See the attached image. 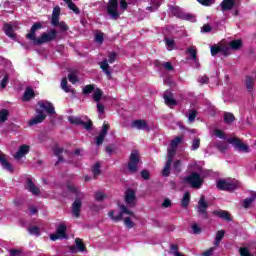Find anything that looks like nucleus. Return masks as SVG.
<instances>
[{"label": "nucleus", "instance_id": "nucleus-43", "mask_svg": "<svg viewBox=\"0 0 256 256\" xmlns=\"http://www.w3.org/2000/svg\"><path fill=\"white\" fill-rule=\"evenodd\" d=\"M75 243L78 251H80V253H85V244L83 243V240L81 238H77Z\"/></svg>", "mask_w": 256, "mask_h": 256}, {"label": "nucleus", "instance_id": "nucleus-16", "mask_svg": "<svg viewBox=\"0 0 256 256\" xmlns=\"http://www.w3.org/2000/svg\"><path fill=\"white\" fill-rule=\"evenodd\" d=\"M30 149L31 148L27 144L21 145L18 151L14 154V159H16V161L23 159V157L29 153Z\"/></svg>", "mask_w": 256, "mask_h": 256}, {"label": "nucleus", "instance_id": "nucleus-59", "mask_svg": "<svg viewBox=\"0 0 256 256\" xmlns=\"http://www.w3.org/2000/svg\"><path fill=\"white\" fill-rule=\"evenodd\" d=\"M95 42L99 43V45H101V43H103V32L95 33Z\"/></svg>", "mask_w": 256, "mask_h": 256}, {"label": "nucleus", "instance_id": "nucleus-46", "mask_svg": "<svg viewBox=\"0 0 256 256\" xmlns=\"http://www.w3.org/2000/svg\"><path fill=\"white\" fill-rule=\"evenodd\" d=\"M28 232L30 235H35V237H39L41 235V230L37 226H31L28 228Z\"/></svg>", "mask_w": 256, "mask_h": 256}, {"label": "nucleus", "instance_id": "nucleus-36", "mask_svg": "<svg viewBox=\"0 0 256 256\" xmlns=\"http://www.w3.org/2000/svg\"><path fill=\"white\" fill-rule=\"evenodd\" d=\"M253 87H255V78L253 76H247L246 89H248V91H253Z\"/></svg>", "mask_w": 256, "mask_h": 256}, {"label": "nucleus", "instance_id": "nucleus-49", "mask_svg": "<svg viewBox=\"0 0 256 256\" xmlns=\"http://www.w3.org/2000/svg\"><path fill=\"white\" fill-rule=\"evenodd\" d=\"M216 147L219 151L225 152L229 149V144H227V142H218Z\"/></svg>", "mask_w": 256, "mask_h": 256}, {"label": "nucleus", "instance_id": "nucleus-3", "mask_svg": "<svg viewBox=\"0 0 256 256\" xmlns=\"http://www.w3.org/2000/svg\"><path fill=\"white\" fill-rule=\"evenodd\" d=\"M203 177H205V171L200 170V175L193 172L190 176L184 178L185 183H188L193 189H201L203 185Z\"/></svg>", "mask_w": 256, "mask_h": 256}, {"label": "nucleus", "instance_id": "nucleus-30", "mask_svg": "<svg viewBox=\"0 0 256 256\" xmlns=\"http://www.w3.org/2000/svg\"><path fill=\"white\" fill-rule=\"evenodd\" d=\"M34 98H35V91L31 87H27L22 97V101H31V99H34Z\"/></svg>", "mask_w": 256, "mask_h": 256}, {"label": "nucleus", "instance_id": "nucleus-61", "mask_svg": "<svg viewBox=\"0 0 256 256\" xmlns=\"http://www.w3.org/2000/svg\"><path fill=\"white\" fill-rule=\"evenodd\" d=\"M198 83H200V85H205V83H209V77L199 76L198 77Z\"/></svg>", "mask_w": 256, "mask_h": 256}, {"label": "nucleus", "instance_id": "nucleus-45", "mask_svg": "<svg viewBox=\"0 0 256 256\" xmlns=\"http://www.w3.org/2000/svg\"><path fill=\"white\" fill-rule=\"evenodd\" d=\"M9 117V110L2 109L0 110V123H5Z\"/></svg>", "mask_w": 256, "mask_h": 256}, {"label": "nucleus", "instance_id": "nucleus-51", "mask_svg": "<svg viewBox=\"0 0 256 256\" xmlns=\"http://www.w3.org/2000/svg\"><path fill=\"white\" fill-rule=\"evenodd\" d=\"M241 45H243L241 40H233L230 42V47H231V49H234V50L239 49L241 47Z\"/></svg>", "mask_w": 256, "mask_h": 256}, {"label": "nucleus", "instance_id": "nucleus-44", "mask_svg": "<svg viewBox=\"0 0 256 256\" xmlns=\"http://www.w3.org/2000/svg\"><path fill=\"white\" fill-rule=\"evenodd\" d=\"M164 41L166 43L168 51H173L175 49V40L171 38H165Z\"/></svg>", "mask_w": 256, "mask_h": 256}, {"label": "nucleus", "instance_id": "nucleus-11", "mask_svg": "<svg viewBox=\"0 0 256 256\" xmlns=\"http://www.w3.org/2000/svg\"><path fill=\"white\" fill-rule=\"evenodd\" d=\"M207 207L208 204L207 202L205 201V196H201L199 201H198V205L196 207L197 209V212L203 216L204 219H207Z\"/></svg>", "mask_w": 256, "mask_h": 256}, {"label": "nucleus", "instance_id": "nucleus-54", "mask_svg": "<svg viewBox=\"0 0 256 256\" xmlns=\"http://www.w3.org/2000/svg\"><path fill=\"white\" fill-rule=\"evenodd\" d=\"M224 121H225V123H233V121H235V116H233V114H231V113H225Z\"/></svg>", "mask_w": 256, "mask_h": 256}, {"label": "nucleus", "instance_id": "nucleus-37", "mask_svg": "<svg viewBox=\"0 0 256 256\" xmlns=\"http://www.w3.org/2000/svg\"><path fill=\"white\" fill-rule=\"evenodd\" d=\"M67 155V151H63V148H55L54 149V154L56 155V157H58V161L56 162V165L58 163H61L63 161V157H61V155Z\"/></svg>", "mask_w": 256, "mask_h": 256}, {"label": "nucleus", "instance_id": "nucleus-12", "mask_svg": "<svg viewBox=\"0 0 256 256\" xmlns=\"http://www.w3.org/2000/svg\"><path fill=\"white\" fill-rule=\"evenodd\" d=\"M0 165L5 171L13 173V165L9 163V156L0 152Z\"/></svg>", "mask_w": 256, "mask_h": 256}, {"label": "nucleus", "instance_id": "nucleus-23", "mask_svg": "<svg viewBox=\"0 0 256 256\" xmlns=\"http://www.w3.org/2000/svg\"><path fill=\"white\" fill-rule=\"evenodd\" d=\"M187 53H189L192 61H194L195 63L194 67H196V69H199V60L197 59V48H195L194 46L189 47L187 49Z\"/></svg>", "mask_w": 256, "mask_h": 256}, {"label": "nucleus", "instance_id": "nucleus-5", "mask_svg": "<svg viewBox=\"0 0 256 256\" xmlns=\"http://www.w3.org/2000/svg\"><path fill=\"white\" fill-rule=\"evenodd\" d=\"M69 123L72 125H82L86 131H91V127H93V122L91 120H88L87 117H77V116H70L68 118Z\"/></svg>", "mask_w": 256, "mask_h": 256}, {"label": "nucleus", "instance_id": "nucleus-40", "mask_svg": "<svg viewBox=\"0 0 256 256\" xmlns=\"http://www.w3.org/2000/svg\"><path fill=\"white\" fill-rule=\"evenodd\" d=\"M65 3L68 5V8L73 11V13H75L76 15H79L80 11L79 8L77 7V5H75V3H73V1L71 0H64Z\"/></svg>", "mask_w": 256, "mask_h": 256}, {"label": "nucleus", "instance_id": "nucleus-2", "mask_svg": "<svg viewBox=\"0 0 256 256\" xmlns=\"http://www.w3.org/2000/svg\"><path fill=\"white\" fill-rule=\"evenodd\" d=\"M125 11H127V0H109L107 13L111 19H119Z\"/></svg>", "mask_w": 256, "mask_h": 256}, {"label": "nucleus", "instance_id": "nucleus-56", "mask_svg": "<svg viewBox=\"0 0 256 256\" xmlns=\"http://www.w3.org/2000/svg\"><path fill=\"white\" fill-rule=\"evenodd\" d=\"M94 177H98V175L101 174V165L99 163H96L92 169Z\"/></svg>", "mask_w": 256, "mask_h": 256}, {"label": "nucleus", "instance_id": "nucleus-48", "mask_svg": "<svg viewBox=\"0 0 256 256\" xmlns=\"http://www.w3.org/2000/svg\"><path fill=\"white\" fill-rule=\"evenodd\" d=\"M61 89L65 91V93H71L73 91L71 87L67 86V78L61 80Z\"/></svg>", "mask_w": 256, "mask_h": 256}, {"label": "nucleus", "instance_id": "nucleus-14", "mask_svg": "<svg viewBox=\"0 0 256 256\" xmlns=\"http://www.w3.org/2000/svg\"><path fill=\"white\" fill-rule=\"evenodd\" d=\"M36 117L32 118L29 122L28 125L29 127H33V125H38V123H43V121H45V118L47 116H45V114L43 113V111L37 109L36 110Z\"/></svg>", "mask_w": 256, "mask_h": 256}, {"label": "nucleus", "instance_id": "nucleus-26", "mask_svg": "<svg viewBox=\"0 0 256 256\" xmlns=\"http://www.w3.org/2000/svg\"><path fill=\"white\" fill-rule=\"evenodd\" d=\"M81 213V199L77 198L72 204V214L74 217H79Z\"/></svg>", "mask_w": 256, "mask_h": 256}, {"label": "nucleus", "instance_id": "nucleus-10", "mask_svg": "<svg viewBox=\"0 0 256 256\" xmlns=\"http://www.w3.org/2000/svg\"><path fill=\"white\" fill-rule=\"evenodd\" d=\"M51 241H57V239H67V226L60 224L56 228V233L50 235Z\"/></svg>", "mask_w": 256, "mask_h": 256}, {"label": "nucleus", "instance_id": "nucleus-21", "mask_svg": "<svg viewBox=\"0 0 256 256\" xmlns=\"http://www.w3.org/2000/svg\"><path fill=\"white\" fill-rule=\"evenodd\" d=\"M180 143H183V136H178L171 141L170 147L168 148V157H169L170 151L173 152V157H175V151H176L178 145H180Z\"/></svg>", "mask_w": 256, "mask_h": 256}, {"label": "nucleus", "instance_id": "nucleus-33", "mask_svg": "<svg viewBox=\"0 0 256 256\" xmlns=\"http://www.w3.org/2000/svg\"><path fill=\"white\" fill-rule=\"evenodd\" d=\"M190 202H191V194L189 192H185L181 200L182 207L184 209H187V207H189Z\"/></svg>", "mask_w": 256, "mask_h": 256}, {"label": "nucleus", "instance_id": "nucleus-31", "mask_svg": "<svg viewBox=\"0 0 256 256\" xmlns=\"http://www.w3.org/2000/svg\"><path fill=\"white\" fill-rule=\"evenodd\" d=\"M26 189H28V191L30 193H32L33 195H39V193H40L39 188L37 186H35V184L33 183L32 180L27 181Z\"/></svg>", "mask_w": 256, "mask_h": 256}, {"label": "nucleus", "instance_id": "nucleus-32", "mask_svg": "<svg viewBox=\"0 0 256 256\" xmlns=\"http://www.w3.org/2000/svg\"><path fill=\"white\" fill-rule=\"evenodd\" d=\"M100 67L105 75H107V78L111 79V70H109V63L107 62V59L100 63Z\"/></svg>", "mask_w": 256, "mask_h": 256}, {"label": "nucleus", "instance_id": "nucleus-24", "mask_svg": "<svg viewBox=\"0 0 256 256\" xmlns=\"http://www.w3.org/2000/svg\"><path fill=\"white\" fill-rule=\"evenodd\" d=\"M255 199H256V192L250 191V197L243 200V207L245 209H249V207H251V205H253V203L255 202Z\"/></svg>", "mask_w": 256, "mask_h": 256}, {"label": "nucleus", "instance_id": "nucleus-35", "mask_svg": "<svg viewBox=\"0 0 256 256\" xmlns=\"http://www.w3.org/2000/svg\"><path fill=\"white\" fill-rule=\"evenodd\" d=\"M214 214L220 217L221 219H224V221H231V215L227 211L220 210L214 212Z\"/></svg>", "mask_w": 256, "mask_h": 256}, {"label": "nucleus", "instance_id": "nucleus-19", "mask_svg": "<svg viewBox=\"0 0 256 256\" xmlns=\"http://www.w3.org/2000/svg\"><path fill=\"white\" fill-rule=\"evenodd\" d=\"M108 131H109V124L104 123L100 134L96 138V145H103V141H105V137H107Z\"/></svg>", "mask_w": 256, "mask_h": 256}, {"label": "nucleus", "instance_id": "nucleus-29", "mask_svg": "<svg viewBox=\"0 0 256 256\" xmlns=\"http://www.w3.org/2000/svg\"><path fill=\"white\" fill-rule=\"evenodd\" d=\"M222 11H231L235 7V0H223L220 4Z\"/></svg>", "mask_w": 256, "mask_h": 256}, {"label": "nucleus", "instance_id": "nucleus-55", "mask_svg": "<svg viewBox=\"0 0 256 256\" xmlns=\"http://www.w3.org/2000/svg\"><path fill=\"white\" fill-rule=\"evenodd\" d=\"M97 111L99 113V119H103V113H105V106L101 103H97Z\"/></svg>", "mask_w": 256, "mask_h": 256}, {"label": "nucleus", "instance_id": "nucleus-58", "mask_svg": "<svg viewBox=\"0 0 256 256\" xmlns=\"http://www.w3.org/2000/svg\"><path fill=\"white\" fill-rule=\"evenodd\" d=\"M68 80H69L70 83H72L73 85H75V83H77V81H79V79L77 78V74H75V73H70V74H68Z\"/></svg>", "mask_w": 256, "mask_h": 256}, {"label": "nucleus", "instance_id": "nucleus-50", "mask_svg": "<svg viewBox=\"0 0 256 256\" xmlns=\"http://www.w3.org/2000/svg\"><path fill=\"white\" fill-rule=\"evenodd\" d=\"M124 225L127 229H133L135 227V223H133L130 217L124 218Z\"/></svg>", "mask_w": 256, "mask_h": 256}, {"label": "nucleus", "instance_id": "nucleus-62", "mask_svg": "<svg viewBox=\"0 0 256 256\" xmlns=\"http://www.w3.org/2000/svg\"><path fill=\"white\" fill-rule=\"evenodd\" d=\"M239 252L241 256H251V252L246 247L240 248Z\"/></svg>", "mask_w": 256, "mask_h": 256}, {"label": "nucleus", "instance_id": "nucleus-60", "mask_svg": "<svg viewBox=\"0 0 256 256\" xmlns=\"http://www.w3.org/2000/svg\"><path fill=\"white\" fill-rule=\"evenodd\" d=\"M200 5H204L205 7H209L215 3V0H197Z\"/></svg>", "mask_w": 256, "mask_h": 256}, {"label": "nucleus", "instance_id": "nucleus-17", "mask_svg": "<svg viewBox=\"0 0 256 256\" xmlns=\"http://www.w3.org/2000/svg\"><path fill=\"white\" fill-rule=\"evenodd\" d=\"M15 31H17V23L4 25L5 35H7V37H10V39H15Z\"/></svg>", "mask_w": 256, "mask_h": 256}, {"label": "nucleus", "instance_id": "nucleus-18", "mask_svg": "<svg viewBox=\"0 0 256 256\" xmlns=\"http://www.w3.org/2000/svg\"><path fill=\"white\" fill-rule=\"evenodd\" d=\"M172 163H173V151H170L168 159H167L164 169L162 171L163 177H169V175L171 173V164Z\"/></svg>", "mask_w": 256, "mask_h": 256}, {"label": "nucleus", "instance_id": "nucleus-7", "mask_svg": "<svg viewBox=\"0 0 256 256\" xmlns=\"http://www.w3.org/2000/svg\"><path fill=\"white\" fill-rule=\"evenodd\" d=\"M84 95H89L90 93H93L92 97L96 103H99L101 101V98L103 97V91L99 88H95L94 85H87L83 88Z\"/></svg>", "mask_w": 256, "mask_h": 256}, {"label": "nucleus", "instance_id": "nucleus-4", "mask_svg": "<svg viewBox=\"0 0 256 256\" xmlns=\"http://www.w3.org/2000/svg\"><path fill=\"white\" fill-rule=\"evenodd\" d=\"M241 187L239 180H218L217 188L220 191H237Z\"/></svg>", "mask_w": 256, "mask_h": 256}, {"label": "nucleus", "instance_id": "nucleus-39", "mask_svg": "<svg viewBox=\"0 0 256 256\" xmlns=\"http://www.w3.org/2000/svg\"><path fill=\"white\" fill-rule=\"evenodd\" d=\"M223 237H225V231L220 230L216 233L215 242H214L215 247H219Z\"/></svg>", "mask_w": 256, "mask_h": 256}, {"label": "nucleus", "instance_id": "nucleus-27", "mask_svg": "<svg viewBox=\"0 0 256 256\" xmlns=\"http://www.w3.org/2000/svg\"><path fill=\"white\" fill-rule=\"evenodd\" d=\"M161 7V0H150V5L146 7V11L153 13Z\"/></svg>", "mask_w": 256, "mask_h": 256}, {"label": "nucleus", "instance_id": "nucleus-34", "mask_svg": "<svg viewBox=\"0 0 256 256\" xmlns=\"http://www.w3.org/2000/svg\"><path fill=\"white\" fill-rule=\"evenodd\" d=\"M211 55L212 57H215V55L219 53H225V47L219 46V45H214L210 48Z\"/></svg>", "mask_w": 256, "mask_h": 256}, {"label": "nucleus", "instance_id": "nucleus-47", "mask_svg": "<svg viewBox=\"0 0 256 256\" xmlns=\"http://www.w3.org/2000/svg\"><path fill=\"white\" fill-rule=\"evenodd\" d=\"M68 191H69L70 193H74V194L76 195V197H78L79 199H81V197H83V194L80 193L79 189L76 188V187L73 186V185L68 186Z\"/></svg>", "mask_w": 256, "mask_h": 256}, {"label": "nucleus", "instance_id": "nucleus-1", "mask_svg": "<svg viewBox=\"0 0 256 256\" xmlns=\"http://www.w3.org/2000/svg\"><path fill=\"white\" fill-rule=\"evenodd\" d=\"M39 29H43V23L36 22L32 25L30 29V33L27 34V39L33 41L34 45H43V43H49L51 41H55L57 38V30L51 29L46 33H43L40 37H35V33L39 31Z\"/></svg>", "mask_w": 256, "mask_h": 256}, {"label": "nucleus", "instance_id": "nucleus-9", "mask_svg": "<svg viewBox=\"0 0 256 256\" xmlns=\"http://www.w3.org/2000/svg\"><path fill=\"white\" fill-rule=\"evenodd\" d=\"M228 143H230V145H233L235 150L239 151L240 153H249L251 151L247 144L243 143L237 138H229Z\"/></svg>", "mask_w": 256, "mask_h": 256}, {"label": "nucleus", "instance_id": "nucleus-22", "mask_svg": "<svg viewBox=\"0 0 256 256\" xmlns=\"http://www.w3.org/2000/svg\"><path fill=\"white\" fill-rule=\"evenodd\" d=\"M60 15H61V8L59 6L54 7L52 12V20H51L53 27H57V25H59Z\"/></svg>", "mask_w": 256, "mask_h": 256}, {"label": "nucleus", "instance_id": "nucleus-52", "mask_svg": "<svg viewBox=\"0 0 256 256\" xmlns=\"http://www.w3.org/2000/svg\"><path fill=\"white\" fill-rule=\"evenodd\" d=\"M200 145H201V140L199 138H195L192 141L191 150L197 151V149L200 147Z\"/></svg>", "mask_w": 256, "mask_h": 256}, {"label": "nucleus", "instance_id": "nucleus-57", "mask_svg": "<svg viewBox=\"0 0 256 256\" xmlns=\"http://www.w3.org/2000/svg\"><path fill=\"white\" fill-rule=\"evenodd\" d=\"M10 256H25V254L21 249H12L10 250Z\"/></svg>", "mask_w": 256, "mask_h": 256}, {"label": "nucleus", "instance_id": "nucleus-28", "mask_svg": "<svg viewBox=\"0 0 256 256\" xmlns=\"http://www.w3.org/2000/svg\"><path fill=\"white\" fill-rule=\"evenodd\" d=\"M164 101L168 106L177 105V102L175 101V99H173V93H171V91L169 90H166V92L164 93Z\"/></svg>", "mask_w": 256, "mask_h": 256}, {"label": "nucleus", "instance_id": "nucleus-63", "mask_svg": "<svg viewBox=\"0 0 256 256\" xmlns=\"http://www.w3.org/2000/svg\"><path fill=\"white\" fill-rule=\"evenodd\" d=\"M58 27L59 29H61V31H68L69 27L67 26V24L65 22H59L58 20Z\"/></svg>", "mask_w": 256, "mask_h": 256}, {"label": "nucleus", "instance_id": "nucleus-8", "mask_svg": "<svg viewBox=\"0 0 256 256\" xmlns=\"http://www.w3.org/2000/svg\"><path fill=\"white\" fill-rule=\"evenodd\" d=\"M139 151L133 150L130 155V161L128 163V169L131 173H135L140 163Z\"/></svg>", "mask_w": 256, "mask_h": 256}, {"label": "nucleus", "instance_id": "nucleus-41", "mask_svg": "<svg viewBox=\"0 0 256 256\" xmlns=\"http://www.w3.org/2000/svg\"><path fill=\"white\" fill-rule=\"evenodd\" d=\"M180 19H183L184 21H190L191 23H195L197 21V18H195V15L189 14V13H182V16Z\"/></svg>", "mask_w": 256, "mask_h": 256}, {"label": "nucleus", "instance_id": "nucleus-42", "mask_svg": "<svg viewBox=\"0 0 256 256\" xmlns=\"http://www.w3.org/2000/svg\"><path fill=\"white\" fill-rule=\"evenodd\" d=\"M170 253L174 256H184L181 252H179V246L176 244L170 245Z\"/></svg>", "mask_w": 256, "mask_h": 256}, {"label": "nucleus", "instance_id": "nucleus-13", "mask_svg": "<svg viewBox=\"0 0 256 256\" xmlns=\"http://www.w3.org/2000/svg\"><path fill=\"white\" fill-rule=\"evenodd\" d=\"M38 105L41 109H44V111L48 115H55V107L53 104L47 100H41L38 102Z\"/></svg>", "mask_w": 256, "mask_h": 256}, {"label": "nucleus", "instance_id": "nucleus-53", "mask_svg": "<svg viewBox=\"0 0 256 256\" xmlns=\"http://www.w3.org/2000/svg\"><path fill=\"white\" fill-rule=\"evenodd\" d=\"M181 160H177L173 164V171L174 173L178 174L181 173Z\"/></svg>", "mask_w": 256, "mask_h": 256}, {"label": "nucleus", "instance_id": "nucleus-38", "mask_svg": "<svg viewBox=\"0 0 256 256\" xmlns=\"http://www.w3.org/2000/svg\"><path fill=\"white\" fill-rule=\"evenodd\" d=\"M186 117L188 118L189 123H195V119L197 118V110L191 109L186 114Z\"/></svg>", "mask_w": 256, "mask_h": 256}, {"label": "nucleus", "instance_id": "nucleus-6", "mask_svg": "<svg viewBox=\"0 0 256 256\" xmlns=\"http://www.w3.org/2000/svg\"><path fill=\"white\" fill-rule=\"evenodd\" d=\"M109 217L112 219V221H121L123 219V215H129L130 217H133L135 219V214L127 208L125 205L120 206V212L115 215V211L109 212Z\"/></svg>", "mask_w": 256, "mask_h": 256}, {"label": "nucleus", "instance_id": "nucleus-15", "mask_svg": "<svg viewBox=\"0 0 256 256\" xmlns=\"http://www.w3.org/2000/svg\"><path fill=\"white\" fill-rule=\"evenodd\" d=\"M125 203L129 205V207H135L137 203V199L135 198V191L128 189L125 194Z\"/></svg>", "mask_w": 256, "mask_h": 256}, {"label": "nucleus", "instance_id": "nucleus-20", "mask_svg": "<svg viewBox=\"0 0 256 256\" xmlns=\"http://www.w3.org/2000/svg\"><path fill=\"white\" fill-rule=\"evenodd\" d=\"M132 127L141 131H150L149 125H147L145 120H134L132 122Z\"/></svg>", "mask_w": 256, "mask_h": 256}, {"label": "nucleus", "instance_id": "nucleus-64", "mask_svg": "<svg viewBox=\"0 0 256 256\" xmlns=\"http://www.w3.org/2000/svg\"><path fill=\"white\" fill-rule=\"evenodd\" d=\"M95 199L96 201H103L105 199V194H103V192H96Z\"/></svg>", "mask_w": 256, "mask_h": 256}, {"label": "nucleus", "instance_id": "nucleus-25", "mask_svg": "<svg viewBox=\"0 0 256 256\" xmlns=\"http://www.w3.org/2000/svg\"><path fill=\"white\" fill-rule=\"evenodd\" d=\"M184 12L185 11H183V9L179 8V6H170L169 7L170 15H172L173 17H177L178 19H181Z\"/></svg>", "mask_w": 256, "mask_h": 256}]
</instances>
